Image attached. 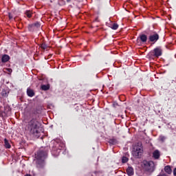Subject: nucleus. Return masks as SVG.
I'll return each mask as SVG.
<instances>
[{"mask_svg": "<svg viewBox=\"0 0 176 176\" xmlns=\"http://www.w3.org/2000/svg\"><path fill=\"white\" fill-rule=\"evenodd\" d=\"M143 152H144V150L142 148V144L138 143V144L133 146V149L132 151V155L133 157H135L136 159H139V157H141V156L142 155Z\"/></svg>", "mask_w": 176, "mask_h": 176, "instance_id": "obj_2", "label": "nucleus"}, {"mask_svg": "<svg viewBox=\"0 0 176 176\" xmlns=\"http://www.w3.org/2000/svg\"><path fill=\"white\" fill-rule=\"evenodd\" d=\"M111 28L112 30H118V28H119V25H118V23H113Z\"/></svg>", "mask_w": 176, "mask_h": 176, "instance_id": "obj_18", "label": "nucleus"}, {"mask_svg": "<svg viewBox=\"0 0 176 176\" xmlns=\"http://www.w3.org/2000/svg\"><path fill=\"white\" fill-rule=\"evenodd\" d=\"M32 26L36 27V28H39V27H41V24L38 22H36V23H34Z\"/></svg>", "mask_w": 176, "mask_h": 176, "instance_id": "obj_22", "label": "nucleus"}, {"mask_svg": "<svg viewBox=\"0 0 176 176\" xmlns=\"http://www.w3.org/2000/svg\"><path fill=\"white\" fill-rule=\"evenodd\" d=\"M27 94L29 97H34L35 96L34 90L31 89L30 88H28Z\"/></svg>", "mask_w": 176, "mask_h": 176, "instance_id": "obj_11", "label": "nucleus"}, {"mask_svg": "<svg viewBox=\"0 0 176 176\" xmlns=\"http://www.w3.org/2000/svg\"><path fill=\"white\" fill-rule=\"evenodd\" d=\"M41 49H43L45 50V49H47V45L45 43L41 44Z\"/></svg>", "mask_w": 176, "mask_h": 176, "instance_id": "obj_23", "label": "nucleus"}, {"mask_svg": "<svg viewBox=\"0 0 176 176\" xmlns=\"http://www.w3.org/2000/svg\"><path fill=\"white\" fill-rule=\"evenodd\" d=\"M139 41H142V42L145 43L146 41H148V37L145 34H140L139 37L138 38V42Z\"/></svg>", "mask_w": 176, "mask_h": 176, "instance_id": "obj_8", "label": "nucleus"}, {"mask_svg": "<svg viewBox=\"0 0 176 176\" xmlns=\"http://www.w3.org/2000/svg\"><path fill=\"white\" fill-rule=\"evenodd\" d=\"M159 138H160V141H162V142H164V141L166 140V136H164V135H160Z\"/></svg>", "mask_w": 176, "mask_h": 176, "instance_id": "obj_21", "label": "nucleus"}, {"mask_svg": "<svg viewBox=\"0 0 176 176\" xmlns=\"http://www.w3.org/2000/svg\"><path fill=\"white\" fill-rule=\"evenodd\" d=\"M56 146V148H58V152H57V153H56V151L54 150L52 151V155H54V156H58V155L60 153V151H61V149H63V148H65V144H64V143H60V144H58Z\"/></svg>", "mask_w": 176, "mask_h": 176, "instance_id": "obj_5", "label": "nucleus"}, {"mask_svg": "<svg viewBox=\"0 0 176 176\" xmlns=\"http://www.w3.org/2000/svg\"><path fill=\"white\" fill-rule=\"evenodd\" d=\"M153 53L155 57H160L162 56V49L157 47L153 50Z\"/></svg>", "mask_w": 176, "mask_h": 176, "instance_id": "obj_7", "label": "nucleus"}, {"mask_svg": "<svg viewBox=\"0 0 176 176\" xmlns=\"http://www.w3.org/2000/svg\"><path fill=\"white\" fill-rule=\"evenodd\" d=\"M122 163H127L129 162V158L127 157H122Z\"/></svg>", "mask_w": 176, "mask_h": 176, "instance_id": "obj_20", "label": "nucleus"}, {"mask_svg": "<svg viewBox=\"0 0 176 176\" xmlns=\"http://www.w3.org/2000/svg\"><path fill=\"white\" fill-rule=\"evenodd\" d=\"M148 39L150 42H157V41L159 40V34H157V33L151 34L149 36Z\"/></svg>", "mask_w": 176, "mask_h": 176, "instance_id": "obj_6", "label": "nucleus"}, {"mask_svg": "<svg viewBox=\"0 0 176 176\" xmlns=\"http://www.w3.org/2000/svg\"><path fill=\"white\" fill-rule=\"evenodd\" d=\"M126 173L129 176L134 175V169L131 167H128L126 169Z\"/></svg>", "mask_w": 176, "mask_h": 176, "instance_id": "obj_13", "label": "nucleus"}, {"mask_svg": "<svg viewBox=\"0 0 176 176\" xmlns=\"http://www.w3.org/2000/svg\"><path fill=\"white\" fill-rule=\"evenodd\" d=\"M9 17H10V19H13V16H12V15H9Z\"/></svg>", "mask_w": 176, "mask_h": 176, "instance_id": "obj_26", "label": "nucleus"}, {"mask_svg": "<svg viewBox=\"0 0 176 176\" xmlns=\"http://www.w3.org/2000/svg\"><path fill=\"white\" fill-rule=\"evenodd\" d=\"M47 157V151H43L40 150L35 155L36 159L38 160V163H42Z\"/></svg>", "mask_w": 176, "mask_h": 176, "instance_id": "obj_3", "label": "nucleus"}, {"mask_svg": "<svg viewBox=\"0 0 176 176\" xmlns=\"http://www.w3.org/2000/svg\"><path fill=\"white\" fill-rule=\"evenodd\" d=\"M173 175L176 176V168L173 170Z\"/></svg>", "mask_w": 176, "mask_h": 176, "instance_id": "obj_25", "label": "nucleus"}, {"mask_svg": "<svg viewBox=\"0 0 176 176\" xmlns=\"http://www.w3.org/2000/svg\"><path fill=\"white\" fill-rule=\"evenodd\" d=\"M41 89L44 91L49 90L50 89V87L49 85H41Z\"/></svg>", "mask_w": 176, "mask_h": 176, "instance_id": "obj_17", "label": "nucleus"}, {"mask_svg": "<svg viewBox=\"0 0 176 176\" xmlns=\"http://www.w3.org/2000/svg\"><path fill=\"white\" fill-rule=\"evenodd\" d=\"M8 111H10V108L9 107H5L4 111L0 110L1 115L3 118L8 115Z\"/></svg>", "mask_w": 176, "mask_h": 176, "instance_id": "obj_9", "label": "nucleus"}, {"mask_svg": "<svg viewBox=\"0 0 176 176\" xmlns=\"http://www.w3.org/2000/svg\"><path fill=\"white\" fill-rule=\"evenodd\" d=\"M164 171L167 173V174H171L173 170H171V167L170 166H166L164 168Z\"/></svg>", "mask_w": 176, "mask_h": 176, "instance_id": "obj_14", "label": "nucleus"}, {"mask_svg": "<svg viewBox=\"0 0 176 176\" xmlns=\"http://www.w3.org/2000/svg\"><path fill=\"white\" fill-rule=\"evenodd\" d=\"M28 130L30 131L31 134L35 135V137H38L41 131H42L41 123L35 119L30 120L28 124Z\"/></svg>", "mask_w": 176, "mask_h": 176, "instance_id": "obj_1", "label": "nucleus"}, {"mask_svg": "<svg viewBox=\"0 0 176 176\" xmlns=\"http://www.w3.org/2000/svg\"><path fill=\"white\" fill-rule=\"evenodd\" d=\"M1 94L3 97H8V95L9 94V91H8V90L6 89H3Z\"/></svg>", "mask_w": 176, "mask_h": 176, "instance_id": "obj_15", "label": "nucleus"}, {"mask_svg": "<svg viewBox=\"0 0 176 176\" xmlns=\"http://www.w3.org/2000/svg\"><path fill=\"white\" fill-rule=\"evenodd\" d=\"M4 144H5L6 148H7V149H10L11 146H10V144H9V141H8L7 139H4Z\"/></svg>", "mask_w": 176, "mask_h": 176, "instance_id": "obj_16", "label": "nucleus"}, {"mask_svg": "<svg viewBox=\"0 0 176 176\" xmlns=\"http://www.w3.org/2000/svg\"><path fill=\"white\" fill-rule=\"evenodd\" d=\"M143 164L146 170H152L155 166V164L153 161H144Z\"/></svg>", "mask_w": 176, "mask_h": 176, "instance_id": "obj_4", "label": "nucleus"}, {"mask_svg": "<svg viewBox=\"0 0 176 176\" xmlns=\"http://www.w3.org/2000/svg\"><path fill=\"white\" fill-rule=\"evenodd\" d=\"M6 70L8 71V72H9V74H12V72H13V70L10 68H8L6 69Z\"/></svg>", "mask_w": 176, "mask_h": 176, "instance_id": "obj_24", "label": "nucleus"}, {"mask_svg": "<svg viewBox=\"0 0 176 176\" xmlns=\"http://www.w3.org/2000/svg\"><path fill=\"white\" fill-rule=\"evenodd\" d=\"M9 60H10V56H9L8 54H3L1 57V61L3 63H8Z\"/></svg>", "mask_w": 176, "mask_h": 176, "instance_id": "obj_10", "label": "nucleus"}, {"mask_svg": "<svg viewBox=\"0 0 176 176\" xmlns=\"http://www.w3.org/2000/svg\"><path fill=\"white\" fill-rule=\"evenodd\" d=\"M25 14L27 16V17H31L32 16V12H31L30 10H28L25 12Z\"/></svg>", "mask_w": 176, "mask_h": 176, "instance_id": "obj_19", "label": "nucleus"}, {"mask_svg": "<svg viewBox=\"0 0 176 176\" xmlns=\"http://www.w3.org/2000/svg\"><path fill=\"white\" fill-rule=\"evenodd\" d=\"M153 157H154V159H159V157H160V151H159L158 150H155L153 153Z\"/></svg>", "mask_w": 176, "mask_h": 176, "instance_id": "obj_12", "label": "nucleus"}]
</instances>
